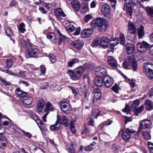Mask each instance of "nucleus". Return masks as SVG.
Wrapping results in <instances>:
<instances>
[{"mask_svg":"<svg viewBox=\"0 0 153 153\" xmlns=\"http://www.w3.org/2000/svg\"><path fill=\"white\" fill-rule=\"evenodd\" d=\"M92 27H97L100 28L102 30H105L108 27V23L107 20L101 18H97L93 20L91 23Z\"/></svg>","mask_w":153,"mask_h":153,"instance_id":"1","label":"nucleus"},{"mask_svg":"<svg viewBox=\"0 0 153 153\" xmlns=\"http://www.w3.org/2000/svg\"><path fill=\"white\" fill-rule=\"evenodd\" d=\"M84 71V68L80 66L73 70H69L67 74L69 75L70 79L74 81L79 79L82 76Z\"/></svg>","mask_w":153,"mask_h":153,"instance_id":"2","label":"nucleus"},{"mask_svg":"<svg viewBox=\"0 0 153 153\" xmlns=\"http://www.w3.org/2000/svg\"><path fill=\"white\" fill-rule=\"evenodd\" d=\"M123 68L127 69L128 67L134 71L137 72L138 68L137 62L134 60L133 57L128 56L123 64Z\"/></svg>","mask_w":153,"mask_h":153,"instance_id":"3","label":"nucleus"},{"mask_svg":"<svg viewBox=\"0 0 153 153\" xmlns=\"http://www.w3.org/2000/svg\"><path fill=\"white\" fill-rule=\"evenodd\" d=\"M27 49L28 54L30 57H36L39 53V50L33 46L32 44L27 46Z\"/></svg>","mask_w":153,"mask_h":153,"instance_id":"4","label":"nucleus"},{"mask_svg":"<svg viewBox=\"0 0 153 153\" xmlns=\"http://www.w3.org/2000/svg\"><path fill=\"white\" fill-rule=\"evenodd\" d=\"M128 33H127V36L129 39H130L129 37H130V34H132V39H134L137 32V29L136 28L134 25L131 22L129 21L128 22Z\"/></svg>","mask_w":153,"mask_h":153,"instance_id":"5","label":"nucleus"},{"mask_svg":"<svg viewBox=\"0 0 153 153\" xmlns=\"http://www.w3.org/2000/svg\"><path fill=\"white\" fill-rule=\"evenodd\" d=\"M61 110L66 114H68L71 112L72 108L70 104L67 102H62L60 103Z\"/></svg>","mask_w":153,"mask_h":153,"instance_id":"6","label":"nucleus"},{"mask_svg":"<svg viewBox=\"0 0 153 153\" xmlns=\"http://www.w3.org/2000/svg\"><path fill=\"white\" fill-rule=\"evenodd\" d=\"M152 65L150 64H146L143 66V71L146 75L150 79H153V70L150 68Z\"/></svg>","mask_w":153,"mask_h":153,"instance_id":"7","label":"nucleus"},{"mask_svg":"<svg viewBox=\"0 0 153 153\" xmlns=\"http://www.w3.org/2000/svg\"><path fill=\"white\" fill-rule=\"evenodd\" d=\"M141 128L149 130L152 127V123L150 120L144 119L140 123Z\"/></svg>","mask_w":153,"mask_h":153,"instance_id":"8","label":"nucleus"},{"mask_svg":"<svg viewBox=\"0 0 153 153\" xmlns=\"http://www.w3.org/2000/svg\"><path fill=\"white\" fill-rule=\"evenodd\" d=\"M134 132V131L131 128H127L125 131H123L122 134V138L125 141H128L130 138V134Z\"/></svg>","mask_w":153,"mask_h":153,"instance_id":"9","label":"nucleus"},{"mask_svg":"<svg viewBox=\"0 0 153 153\" xmlns=\"http://www.w3.org/2000/svg\"><path fill=\"white\" fill-rule=\"evenodd\" d=\"M107 73V69L106 67L103 66H99L96 69L95 74L98 76L101 77L105 75Z\"/></svg>","mask_w":153,"mask_h":153,"instance_id":"10","label":"nucleus"},{"mask_svg":"<svg viewBox=\"0 0 153 153\" xmlns=\"http://www.w3.org/2000/svg\"><path fill=\"white\" fill-rule=\"evenodd\" d=\"M149 46V45L144 41H143L142 43L139 42L137 44L138 50L141 52L146 51Z\"/></svg>","mask_w":153,"mask_h":153,"instance_id":"11","label":"nucleus"},{"mask_svg":"<svg viewBox=\"0 0 153 153\" xmlns=\"http://www.w3.org/2000/svg\"><path fill=\"white\" fill-rule=\"evenodd\" d=\"M103 81L105 86L107 88L111 87L114 82L113 78L107 75L104 76Z\"/></svg>","mask_w":153,"mask_h":153,"instance_id":"12","label":"nucleus"},{"mask_svg":"<svg viewBox=\"0 0 153 153\" xmlns=\"http://www.w3.org/2000/svg\"><path fill=\"white\" fill-rule=\"evenodd\" d=\"M59 119L58 123H60V124L65 125L66 126L68 127L69 125V123L68 120L67 119L66 116L63 115L61 117L59 115L57 116V120Z\"/></svg>","mask_w":153,"mask_h":153,"instance_id":"13","label":"nucleus"},{"mask_svg":"<svg viewBox=\"0 0 153 153\" xmlns=\"http://www.w3.org/2000/svg\"><path fill=\"white\" fill-rule=\"evenodd\" d=\"M93 32V30L91 28L85 29L82 31L81 35L82 37L87 38L91 36Z\"/></svg>","mask_w":153,"mask_h":153,"instance_id":"14","label":"nucleus"},{"mask_svg":"<svg viewBox=\"0 0 153 153\" xmlns=\"http://www.w3.org/2000/svg\"><path fill=\"white\" fill-rule=\"evenodd\" d=\"M72 44L76 48L81 50L84 45V43L83 41L78 39L73 42Z\"/></svg>","mask_w":153,"mask_h":153,"instance_id":"15","label":"nucleus"},{"mask_svg":"<svg viewBox=\"0 0 153 153\" xmlns=\"http://www.w3.org/2000/svg\"><path fill=\"white\" fill-rule=\"evenodd\" d=\"M108 65L111 66L116 68L117 66L118 63L116 60L112 56H108L107 58Z\"/></svg>","mask_w":153,"mask_h":153,"instance_id":"16","label":"nucleus"},{"mask_svg":"<svg viewBox=\"0 0 153 153\" xmlns=\"http://www.w3.org/2000/svg\"><path fill=\"white\" fill-rule=\"evenodd\" d=\"M102 13L105 16L109 15L111 13V8L108 4H105L102 7L101 9Z\"/></svg>","mask_w":153,"mask_h":153,"instance_id":"17","label":"nucleus"},{"mask_svg":"<svg viewBox=\"0 0 153 153\" xmlns=\"http://www.w3.org/2000/svg\"><path fill=\"white\" fill-rule=\"evenodd\" d=\"M109 39L107 37H102L101 39L100 44L103 48H107L108 46Z\"/></svg>","mask_w":153,"mask_h":153,"instance_id":"18","label":"nucleus"},{"mask_svg":"<svg viewBox=\"0 0 153 153\" xmlns=\"http://www.w3.org/2000/svg\"><path fill=\"white\" fill-rule=\"evenodd\" d=\"M125 47L128 54L131 53L134 51L135 46L132 44L128 43L126 44Z\"/></svg>","mask_w":153,"mask_h":153,"instance_id":"19","label":"nucleus"},{"mask_svg":"<svg viewBox=\"0 0 153 153\" xmlns=\"http://www.w3.org/2000/svg\"><path fill=\"white\" fill-rule=\"evenodd\" d=\"M45 105V103L43 100H39L37 104V109L39 112H41Z\"/></svg>","mask_w":153,"mask_h":153,"instance_id":"20","label":"nucleus"},{"mask_svg":"<svg viewBox=\"0 0 153 153\" xmlns=\"http://www.w3.org/2000/svg\"><path fill=\"white\" fill-rule=\"evenodd\" d=\"M23 102L27 105H30L32 103L33 99L30 96H25L23 97Z\"/></svg>","mask_w":153,"mask_h":153,"instance_id":"21","label":"nucleus"},{"mask_svg":"<svg viewBox=\"0 0 153 153\" xmlns=\"http://www.w3.org/2000/svg\"><path fill=\"white\" fill-rule=\"evenodd\" d=\"M47 38L50 39L52 42L53 43L55 44L57 42L55 35L53 33H51L48 34Z\"/></svg>","mask_w":153,"mask_h":153,"instance_id":"22","label":"nucleus"},{"mask_svg":"<svg viewBox=\"0 0 153 153\" xmlns=\"http://www.w3.org/2000/svg\"><path fill=\"white\" fill-rule=\"evenodd\" d=\"M59 119L56 120L55 124L51 125L50 126V129L53 131H57L60 128V123H58Z\"/></svg>","mask_w":153,"mask_h":153,"instance_id":"23","label":"nucleus"},{"mask_svg":"<svg viewBox=\"0 0 153 153\" xmlns=\"http://www.w3.org/2000/svg\"><path fill=\"white\" fill-rule=\"evenodd\" d=\"M94 82L96 85L98 86H101L103 84L102 79L100 77L98 76L95 78Z\"/></svg>","mask_w":153,"mask_h":153,"instance_id":"24","label":"nucleus"},{"mask_svg":"<svg viewBox=\"0 0 153 153\" xmlns=\"http://www.w3.org/2000/svg\"><path fill=\"white\" fill-rule=\"evenodd\" d=\"M55 13L56 16L57 17H65L66 16L63 10L59 8L55 10Z\"/></svg>","mask_w":153,"mask_h":153,"instance_id":"25","label":"nucleus"},{"mask_svg":"<svg viewBox=\"0 0 153 153\" xmlns=\"http://www.w3.org/2000/svg\"><path fill=\"white\" fill-rule=\"evenodd\" d=\"M7 143L6 138L4 137H1L0 139V148L4 149L7 145Z\"/></svg>","mask_w":153,"mask_h":153,"instance_id":"26","label":"nucleus"},{"mask_svg":"<svg viewBox=\"0 0 153 153\" xmlns=\"http://www.w3.org/2000/svg\"><path fill=\"white\" fill-rule=\"evenodd\" d=\"M15 93L18 96L20 97H23L26 95V93L22 91L19 88H16Z\"/></svg>","mask_w":153,"mask_h":153,"instance_id":"27","label":"nucleus"},{"mask_svg":"<svg viewBox=\"0 0 153 153\" xmlns=\"http://www.w3.org/2000/svg\"><path fill=\"white\" fill-rule=\"evenodd\" d=\"M146 108L147 110H150L152 109L153 105L151 101L149 100H146L145 102Z\"/></svg>","mask_w":153,"mask_h":153,"instance_id":"28","label":"nucleus"},{"mask_svg":"<svg viewBox=\"0 0 153 153\" xmlns=\"http://www.w3.org/2000/svg\"><path fill=\"white\" fill-rule=\"evenodd\" d=\"M79 62V60L78 59L75 58L73 59L68 63V67H72L74 65L78 63Z\"/></svg>","mask_w":153,"mask_h":153,"instance_id":"29","label":"nucleus"},{"mask_svg":"<svg viewBox=\"0 0 153 153\" xmlns=\"http://www.w3.org/2000/svg\"><path fill=\"white\" fill-rule=\"evenodd\" d=\"M144 27L142 25H140L139 28L138 29V35L139 39H141L144 36Z\"/></svg>","mask_w":153,"mask_h":153,"instance_id":"30","label":"nucleus"},{"mask_svg":"<svg viewBox=\"0 0 153 153\" xmlns=\"http://www.w3.org/2000/svg\"><path fill=\"white\" fill-rule=\"evenodd\" d=\"M144 108V106L143 105H141L139 108H137L134 109V113L135 115L137 116L139 114L141 113L143 110Z\"/></svg>","mask_w":153,"mask_h":153,"instance_id":"31","label":"nucleus"},{"mask_svg":"<svg viewBox=\"0 0 153 153\" xmlns=\"http://www.w3.org/2000/svg\"><path fill=\"white\" fill-rule=\"evenodd\" d=\"M96 143L94 141L92 143H91L89 145L86 147L84 148V150L85 151L90 152L93 150V146L96 144Z\"/></svg>","mask_w":153,"mask_h":153,"instance_id":"32","label":"nucleus"},{"mask_svg":"<svg viewBox=\"0 0 153 153\" xmlns=\"http://www.w3.org/2000/svg\"><path fill=\"white\" fill-rule=\"evenodd\" d=\"M53 107L51 103L49 102H48L46 105V107L45 108V112H48V111H52L53 110Z\"/></svg>","mask_w":153,"mask_h":153,"instance_id":"33","label":"nucleus"},{"mask_svg":"<svg viewBox=\"0 0 153 153\" xmlns=\"http://www.w3.org/2000/svg\"><path fill=\"white\" fill-rule=\"evenodd\" d=\"M142 134L144 138L147 140H150L151 137L149 132L147 131H143L142 133Z\"/></svg>","mask_w":153,"mask_h":153,"instance_id":"34","label":"nucleus"},{"mask_svg":"<svg viewBox=\"0 0 153 153\" xmlns=\"http://www.w3.org/2000/svg\"><path fill=\"white\" fill-rule=\"evenodd\" d=\"M20 43L23 47H26L27 48V46H29L31 44L29 41H25L24 39H21Z\"/></svg>","mask_w":153,"mask_h":153,"instance_id":"35","label":"nucleus"},{"mask_svg":"<svg viewBox=\"0 0 153 153\" xmlns=\"http://www.w3.org/2000/svg\"><path fill=\"white\" fill-rule=\"evenodd\" d=\"M5 32L6 35L9 37H11L13 35V32L10 27H7L6 28Z\"/></svg>","mask_w":153,"mask_h":153,"instance_id":"36","label":"nucleus"},{"mask_svg":"<svg viewBox=\"0 0 153 153\" xmlns=\"http://www.w3.org/2000/svg\"><path fill=\"white\" fill-rule=\"evenodd\" d=\"M119 38L120 40V44L123 45H124L125 44V38L124 34L121 33H120Z\"/></svg>","mask_w":153,"mask_h":153,"instance_id":"37","label":"nucleus"},{"mask_svg":"<svg viewBox=\"0 0 153 153\" xmlns=\"http://www.w3.org/2000/svg\"><path fill=\"white\" fill-rule=\"evenodd\" d=\"M43 5L45 7L49 9L51 7L55 6L56 4L54 2L51 3L44 2Z\"/></svg>","mask_w":153,"mask_h":153,"instance_id":"38","label":"nucleus"},{"mask_svg":"<svg viewBox=\"0 0 153 153\" xmlns=\"http://www.w3.org/2000/svg\"><path fill=\"white\" fill-rule=\"evenodd\" d=\"M100 111L98 109H94L92 111V114L96 119L100 115Z\"/></svg>","mask_w":153,"mask_h":153,"instance_id":"39","label":"nucleus"},{"mask_svg":"<svg viewBox=\"0 0 153 153\" xmlns=\"http://www.w3.org/2000/svg\"><path fill=\"white\" fill-rule=\"evenodd\" d=\"M25 25L23 23L20 24L19 27V32L23 33L26 31L25 28Z\"/></svg>","mask_w":153,"mask_h":153,"instance_id":"40","label":"nucleus"},{"mask_svg":"<svg viewBox=\"0 0 153 153\" xmlns=\"http://www.w3.org/2000/svg\"><path fill=\"white\" fill-rule=\"evenodd\" d=\"M146 10L148 15L153 17V9L148 6L146 7Z\"/></svg>","mask_w":153,"mask_h":153,"instance_id":"41","label":"nucleus"},{"mask_svg":"<svg viewBox=\"0 0 153 153\" xmlns=\"http://www.w3.org/2000/svg\"><path fill=\"white\" fill-rule=\"evenodd\" d=\"M72 7L76 11H78L79 8V5L78 2L76 1L74 2L72 4Z\"/></svg>","mask_w":153,"mask_h":153,"instance_id":"42","label":"nucleus"},{"mask_svg":"<svg viewBox=\"0 0 153 153\" xmlns=\"http://www.w3.org/2000/svg\"><path fill=\"white\" fill-rule=\"evenodd\" d=\"M67 37L62 34H60L59 37V41L58 43L59 44H61L62 42H64L66 39Z\"/></svg>","mask_w":153,"mask_h":153,"instance_id":"43","label":"nucleus"},{"mask_svg":"<svg viewBox=\"0 0 153 153\" xmlns=\"http://www.w3.org/2000/svg\"><path fill=\"white\" fill-rule=\"evenodd\" d=\"M36 122L37 124L38 125L39 127L40 128L41 131L42 133H43V132L42 129L41 127L40 126H39V125H42L43 124V123L42 122V121L41 120L38 119V117H37V116H36Z\"/></svg>","mask_w":153,"mask_h":153,"instance_id":"44","label":"nucleus"},{"mask_svg":"<svg viewBox=\"0 0 153 153\" xmlns=\"http://www.w3.org/2000/svg\"><path fill=\"white\" fill-rule=\"evenodd\" d=\"M131 108L129 105H126L125 108L122 110L123 112L126 113L127 114H128L131 111Z\"/></svg>","mask_w":153,"mask_h":153,"instance_id":"45","label":"nucleus"},{"mask_svg":"<svg viewBox=\"0 0 153 153\" xmlns=\"http://www.w3.org/2000/svg\"><path fill=\"white\" fill-rule=\"evenodd\" d=\"M147 144L150 152L153 153V143L151 142H148Z\"/></svg>","mask_w":153,"mask_h":153,"instance_id":"46","label":"nucleus"},{"mask_svg":"<svg viewBox=\"0 0 153 153\" xmlns=\"http://www.w3.org/2000/svg\"><path fill=\"white\" fill-rule=\"evenodd\" d=\"M140 101L138 100H137L134 101L132 105V107L133 108L135 109L140 104Z\"/></svg>","mask_w":153,"mask_h":153,"instance_id":"47","label":"nucleus"},{"mask_svg":"<svg viewBox=\"0 0 153 153\" xmlns=\"http://www.w3.org/2000/svg\"><path fill=\"white\" fill-rule=\"evenodd\" d=\"M50 61L52 63H55L56 61V57L53 54H50L48 56Z\"/></svg>","mask_w":153,"mask_h":153,"instance_id":"48","label":"nucleus"},{"mask_svg":"<svg viewBox=\"0 0 153 153\" xmlns=\"http://www.w3.org/2000/svg\"><path fill=\"white\" fill-rule=\"evenodd\" d=\"M0 80L1 82L5 85H10L11 83L9 82H7L3 78L0 77Z\"/></svg>","mask_w":153,"mask_h":153,"instance_id":"49","label":"nucleus"},{"mask_svg":"<svg viewBox=\"0 0 153 153\" xmlns=\"http://www.w3.org/2000/svg\"><path fill=\"white\" fill-rule=\"evenodd\" d=\"M13 65V62L11 59H7L6 61V66L8 68H11Z\"/></svg>","mask_w":153,"mask_h":153,"instance_id":"50","label":"nucleus"},{"mask_svg":"<svg viewBox=\"0 0 153 153\" xmlns=\"http://www.w3.org/2000/svg\"><path fill=\"white\" fill-rule=\"evenodd\" d=\"M34 149V153H44L42 149L38 147H35Z\"/></svg>","mask_w":153,"mask_h":153,"instance_id":"51","label":"nucleus"},{"mask_svg":"<svg viewBox=\"0 0 153 153\" xmlns=\"http://www.w3.org/2000/svg\"><path fill=\"white\" fill-rule=\"evenodd\" d=\"M93 18L92 15L91 14H89L85 15L84 17V21L86 22H88L90 20Z\"/></svg>","mask_w":153,"mask_h":153,"instance_id":"52","label":"nucleus"},{"mask_svg":"<svg viewBox=\"0 0 153 153\" xmlns=\"http://www.w3.org/2000/svg\"><path fill=\"white\" fill-rule=\"evenodd\" d=\"M21 131L24 134V135L28 138H30L32 137V135L29 133L27 132H26L24 130L20 129Z\"/></svg>","mask_w":153,"mask_h":153,"instance_id":"53","label":"nucleus"},{"mask_svg":"<svg viewBox=\"0 0 153 153\" xmlns=\"http://www.w3.org/2000/svg\"><path fill=\"white\" fill-rule=\"evenodd\" d=\"M111 89L116 93H117L119 88L118 85L117 84H115L111 88Z\"/></svg>","mask_w":153,"mask_h":153,"instance_id":"54","label":"nucleus"},{"mask_svg":"<svg viewBox=\"0 0 153 153\" xmlns=\"http://www.w3.org/2000/svg\"><path fill=\"white\" fill-rule=\"evenodd\" d=\"M67 30L69 32H72L74 31L75 28L73 25H70L67 28Z\"/></svg>","mask_w":153,"mask_h":153,"instance_id":"55","label":"nucleus"},{"mask_svg":"<svg viewBox=\"0 0 153 153\" xmlns=\"http://www.w3.org/2000/svg\"><path fill=\"white\" fill-rule=\"evenodd\" d=\"M88 10V7L87 6H85L83 7L81 10L80 12L84 14L86 13Z\"/></svg>","mask_w":153,"mask_h":153,"instance_id":"56","label":"nucleus"},{"mask_svg":"<svg viewBox=\"0 0 153 153\" xmlns=\"http://www.w3.org/2000/svg\"><path fill=\"white\" fill-rule=\"evenodd\" d=\"M84 95L85 97L82 100V103L87 102H88V100L87 97L86 92H84Z\"/></svg>","mask_w":153,"mask_h":153,"instance_id":"57","label":"nucleus"},{"mask_svg":"<svg viewBox=\"0 0 153 153\" xmlns=\"http://www.w3.org/2000/svg\"><path fill=\"white\" fill-rule=\"evenodd\" d=\"M48 85V83L47 82H44L40 84V88L42 89H45Z\"/></svg>","mask_w":153,"mask_h":153,"instance_id":"58","label":"nucleus"},{"mask_svg":"<svg viewBox=\"0 0 153 153\" xmlns=\"http://www.w3.org/2000/svg\"><path fill=\"white\" fill-rule=\"evenodd\" d=\"M99 44H100V42H99V38H97L93 42V45L94 46L98 45Z\"/></svg>","mask_w":153,"mask_h":153,"instance_id":"59","label":"nucleus"},{"mask_svg":"<svg viewBox=\"0 0 153 153\" xmlns=\"http://www.w3.org/2000/svg\"><path fill=\"white\" fill-rule=\"evenodd\" d=\"M69 88L71 89L72 90L73 93L74 94L75 96H76L78 95V93L76 90L74 88V87H72L71 86H69L68 87Z\"/></svg>","mask_w":153,"mask_h":153,"instance_id":"60","label":"nucleus"},{"mask_svg":"<svg viewBox=\"0 0 153 153\" xmlns=\"http://www.w3.org/2000/svg\"><path fill=\"white\" fill-rule=\"evenodd\" d=\"M40 68L41 73L43 74L45 73L46 70V68L45 66L44 65H41L40 66Z\"/></svg>","mask_w":153,"mask_h":153,"instance_id":"61","label":"nucleus"},{"mask_svg":"<svg viewBox=\"0 0 153 153\" xmlns=\"http://www.w3.org/2000/svg\"><path fill=\"white\" fill-rule=\"evenodd\" d=\"M134 132H135L134 133H135L134 134L135 135V136L134 137V138L135 139H137V140H139L140 139V137H139V132H140V131H138L137 132H136L134 131Z\"/></svg>","mask_w":153,"mask_h":153,"instance_id":"62","label":"nucleus"},{"mask_svg":"<svg viewBox=\"0 0 153 153\" xmlns=\"http://www.w3.org/2000/svg\"><path fill=\"white\" fill-rule=\"evenodd\" d=\"M119 43V41L114 42L113 43H110V46L111 49H113L114 47Z\"/></svg>","mask_w":153,"mask_h":153,"instance_id":"63","label":"nucleus"},{"mask_svg":"<svg viewBox=\"0 0 153 153\" xmlns=\"http://www.w3.org/2000/svg\"><path fill=\"white\" fill-rule=\"evenodd\" d=\"M149 53L152 55H153V45L150 47H149Z\"/></svg>","mask_w":153,"mask_h":153,"instance_id":"64","label":"nucleus"}]
</instances>
